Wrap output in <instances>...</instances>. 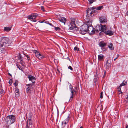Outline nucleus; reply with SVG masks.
<instances>
[{"label": "nucleus", "instance_id": "f257e3e1", "mask_svg": "<svg viewBox=\"0 0 128 128\" xmlns=\"http://www.w3.org/2000/svg\"><path fill=\"white\" fill-rule=\"evenodd\" d=\"M10 40L7 37H3L1 38L0 41V48L1 52H3L6 49V47L10 46Z\"/></svg>", "mask_w": 128, "mask_h": 128}, {"label": "nucleus", "instance_id": "f03ea898", "mask_svg": "<svg viewBox=\"0 0 128 128\" xmlns=\"http://www.w3.org/2000/svg\"><path fill=\"white\" fill-rule=\"evenodd\" d=\"M93 28L92 25V22L90 20H89L86 24L83 25L81 27L80 31V33L81 34L84 35L87 31L90 32V30L88 29L89 27Z\"/></svg>", "mask_w": 128, "mask_h": 128}, {"label": "nucleus", "instance_id": "7ed1b4c3", "mask_svg": "<svg viewBox=\"0 0 128 128\" xmlns=\"http://www.w3.org/2000/svg\"><path fill=\"white\" fill-rule=\"evenodd\" d=\"M16 118L15 116L13 115L8 116L6 117V123L8 126V128L14 122Z\"/></svg>", "mask_w": 128, "mask_h": 128}, {"label": "nucleus", "instance_id": "20e7f679", "mask_svg": "<svg viewBox=\"0 0 128 128\" xmlns=\"http://www.w3.org/2000/svg\"><path fill=\"white\" fill-rule=\"evenodd\" d=\"M71 22L70 23L71 27H70L69 30H76L78 28L76 27V25L75 24L76 19L74 18H71Z\"/></svg>", "mask_w": 128, "mask_h": 128}, {"label": "nucleus", "instance_id": "39448f33", "mask_svg": "<svg viewBox=\"0 0 128 128\" xmlns=\"http://www.w3.org/2000/svg\"><path fill=\"white\" fill-rule=\"evenodd\" d=\"M69 88L72 94L70 98L69 102H71L72 101L74 97L75 96L77 92L75 91V90H74L71 84L70 85Z\"/></svg>", "mask_w": 128, "mask_h": 128}, {"label": "nucleus", "instance_id": "423d86ee", "mask_svg": "<svg viewBox=\"0 0 128 128\" xmlns=\"http://www.w3.org/2000/svg\"><path fill=\"white\" fill-rule=\"evenodd\" d=\"M93 12L92 8H89L86 10L87 17L89 19L91 18L94 15Z\"/></svg>", "mask_w": 128, "mask_h": 128}, {"label": "nucleus", "instance_id": "0eeeda50", "mask_svg": "<svg viewBox=\"0 0 128 128\" xmlns=\"http://www.w3.org/2000/svg\"><path fill=\"white\" fill-rule=\"evenodd\" d=\"M38 15L37 14L34 13L32 15L29 16H28V19L34 22H37V20L35 19L38 16Z\"/></svg>", "mask_w": 128, "mask_h": 128}, {"label": "nucleus", "instance_id": "6e6552de", "mask_svg": "<svg viewBox=\"0 0 128 128\" xmlns=\"http://www.w3.org/2000/svg\"><path fill=\"white\" fill-rule=\"evenodd\" d=\"M26 122V128H32V125L33 124V122L32 120H27Z\"/></svg>", "mask_w": 128, "mask_h": 128}, {"label": "nucleus", "instance_id": "1a4fd4ad", "mask_svg": "<svg viewBox=\"0 0 128 128\" xmlns=\"http://www.w3.org/2000/svg\"><path fill=\"white\" fill-rule=\"evenodd\" d=\"M100 26H101V28L102 29L101 30L102 32H100L99 34L100 35H101L102 32H104L105 33L106 32L107 30V27L106 25H103L100 24Z\"/></svg>", "mask_w": 128, "mask_h": 128}, {"label": "nucleus", "instance_id": "9d476101", "mask_svg": "<svg viewBox=\"0 0 128 128\" xmlns=\"http://www.w3.org/2000/svg\"><path fill=\"white\" fill-rule=\"evenodd\" d=\"M28 78L30 81H31L33 83L35 82V81L36 79L35 78L34 76L31 75H28Z\"/></svg>", "mask_w": 128, "mask_h": 128}, {"label": "nucleus", "instance_id": "9b49d317", "mask_svg": "<svg viewBox=\"0 0 128 128\" xmlns=\"http://www.w3.org/2000/svg\"><path fill=\"white\" fill-rule=\"evenodd\" d=\"M100 21L101 23H104L106 22L107 20L104 17H101L100 18Z\"/></svg>", "mask_w": 128, "mask_h": 128}, {"label": "nucleus", "instance_id": "f8f14e48", "mask_svg": "<svg viewBox=\"0 0 128 128\" xmlns=\"http://www.w3.org/2000/svg\"><path fill=\"white\" fill-rule=\"evenodd\" d=\"M107 45V43L104 42V41H102L100 42L99 44L100 46L102 48H103L106 46Z\"/></svg>", "mask_w": 128, "mask_h": 128}, {"label": "nucleus", "instance_id": "ddd939ff", "mask_svg": "<svg viewBox=\"0 0 128 128\" xmlns=\"http://www.w3.org/2000/svg\"><path fill=\"white\" fill-rule=\"evenodd\" d=\"M104 33L106 34L109 36H112L114 34L113 32L112 31L110 30H108L107 31H106Z\"/></svg>", "mask_w": 128, "mask_h": 128}, {"label": "nucleus", "instance_id": "4468645a", "mask_svg": "<svg viewBox=\"0 0 128 128\" xmlns=\"http://www.w3.org/2000/svg\"><path fill=\"white\" fill-rule=\"evenodd\" d=\"M102 29V28H101V26H100L99 25H98L96 28L95 30L97 33H98L99 31L101 30Z\"/></svg>", "mask_w": 128, "mask_h": 128}, {"label": "nucleus", "instance_id": "2eb2a0df", "mask_svg": "<svg viewBox=\"0 0 128 128\" xmlns=\"http://www.w3.org/2000/svg\"><path fill=\"white\" fill-rule=\"evenodd\" d=\"M92 10L93 11V12L94 14H97L98 12V10L96 8L94 7L92 8Z\"/></svg>", "mask_w": 128, "mask_h": 128}, {"label": "nucleus", "instance_id": "dca6fc26", "mask_svg": "<svg viewBox=\"0 0 128 128\" xmlns=\"http://www.w3.org/2000/svg\"><path fill=\"white\" fill-rule=\"evenodd\" d=\"M98 58L99 61H102L104 60V56L102 54H100L98 56Z\"/></svg>", "mask_w": 128, "mask_h": 128}, {"label": "nucleus", "instance_id": "f3484780", "mask_svg": "<svg viewBox=\"0 0 128 128\" xmlns=\"http://www.w3.org/2000/svg\"><path fill=\"white\" fill-rule=\"evenodd\" d=\"M106 68L109 69V68L111 67V64L110 63H109L108 62V60H107L106 62Z\"/></svg>", "mask_w": 128, "mask_h": 128}, {"label": "nucleus", "instance_id": "a211bd4d", "mask_svg": "<svg viewBox=\"0 0 128 128\" xmlns=\"http://www.w3.org/2000/svg\"><path fill=\"white\" fill-rule=\"evenodd\" d=\"M59 20L61 22L64 23V24H65V23L66 21V18H62L61 19H60Z\"/></svg>", "mask_w": 128, "mask_h": 128}, {"label": "nucleus", "instance_id": "6ab92c4d", "mask_svg": "<svg viewBox=\"0 0 128 128\" xmlns=\"http://www.w3.org/2000/svg\"><path fill=\"white\" fill-rule=\"evenodd\" d=\"M69 116H68V118L66 119L64 121V124H65V126H64V127L66 125V124H67L68 122L69 121V119L68 118L69 117Z\"/></svg>", "mask_w": 128, "mask_h": 128}, {"label": "nucleus", "instance_id": "aec40b11", "mask_svg": "<svg viewBox=\"0 0 128 128\" xmlns=\"http://www.w3.org/2000/svg\"><path fill=\"white\" fill-rule=\"evenodd\" d=\"M11 28H9L7 27H5L4 28V31H6L8 32L10 31L11 30Z\"/></svg>", "mask_w": 128, "mask_h": 128}, {"label": "nucleus", "instance_id": "412c9836", "mask_svg": "<svg viewBox=\"0 0 128 128\" xmlns=\"http://www.w3.org/2000/svg\"><path fill=\"white\" fill-rule=\"evenodd\" d=\"M109 48L111 50H114V48L113 46L112 43H110L109 46H108Z\"/></svg>", "mask_w": 128, "mask_h": 128}, {"label": "nucleus", "instance_id": "4be33fe9", "mask_svg": "<svg viewBox=\"0 0 128 128\" xmlns=\"http://www.w3.org/2000/svg\"><path fill=\"white\" fill-rule=\"evenodd\" d=\"M127 82L125 81H124L120 85H121V86H124L125 85H126L127 84Z\"/></svg>", "mask_w": 128, "mask_h": 128}, {"label": "nucleus", "instance_id": "5701e85b", "mask_svg": "<svg viewBox=\"0 0 128 128\" xmlns=\"http://www.w3.org/2000/svg\"><path fill=\"white\" fill-rule=\"evenodd\" d=\"M32 87H28L26 89L27 93L30 92L31 91V90L32 89Z\"/></svg>", "mask_w": 128, "mask_h": 128}, {"label": "nucleus", "instance_id": "b1692460", "mask_svg": "<svg viewBox=\"0 0 128 128\" xmlns=\"http://www.w3.org/2000/svg\"><path fill=\"white\" fill-rule=\"evenodd\" d=\"M38 58L40 60L44 58V57L42 56V55L41 54H40L39 55V56H38Z\"/></svg>", "mask_w": 128, "mask_h": 128}, {"label": "nucleus", "instance_id": "393cba45", "mask_svg": "<svg viewBox=\"0 0 128 128\" xmlns=\"http://www.w3.org/2000/svg\"><path fill=\"white\" fill-rule=\"evenodd\" d=\"M32 115L31 114H30L29 115V116L28 117H27V120H32Z\"/></svg>", "mask_w": 128, "mask_h": 128}, {"label": "nucleus", "instance_id": "a878e982", "mask_svg": "<svg viewBox=\"0 0 128 128\" xmlns=\"http://www.w3.org/2000/svg\"><path fill=\"white\" fill-rule=\"evenodd\" d=\"M95 33V30H92L91 32L90 33L89 32V33L90 34H94Z\"/></svg>", "mask_w": 128, "mask_h": 128}, {"label": "nucleus", "instance_id": "bb28decb", "mask_svg": "<svg viewBox=\"0 0 128 128\" xmlns=\"http://www.w3.org/2000/svg\"><path fill=\"white\" fill-rule=\"evenodd\" d=\"M19 56H20V60L21 61H22L24 60L22 56L20 54H19Z\"/></svg>", "mask_w": 128, "mask_h": 128}, {"label": "nucleus", "instance_id": "cd10ccee", "mask_svg": "<svg viewBox=\"0 0 128 128\" xmlns=\"http://www.w3.org/2000/svg\"><path fill=\"white\" fill-rule=\"evenodd\" d=\"M103 8V6H102L98 7L97 8H97V10H101Z\"/></svg>", "mask_w": 128, "mask_h": 128}, {"label": "nucleus", "instance_id": "c85d7f7f", "mask_svg": "<svg viewBox=\"0 0 128 128\" xmlns=\"http://www.w3.org/2000/svg\"><path fill=\"white\" fill-rule=\"evenodd\" d=\"M89 1V4H92L93 2L96 1V0H88Z\"/></svg>", "mask_w": 128, "mask_h": 128}, {"label": "nucleus", "instance_id": "c756f323", "mask_svg": "<svg viewBox=\"0 0 128 128\" xmlns=\"http://www.w3.org/2000/svg\"><path fill=\"white\" fill-rule=\"evenodd\" d=\"M4 90L2 89V88H0V93L1 94H2L4 93Z\"/></svg>", "mask_w": 128, "mask_h": 128}, {"label": "nucleus", "instance_id": "7c9ffc66", "mask_svg": "<svg viewBox=\"0 0 128 128\" xmlns=\"http://www.w3.org/2000/svg\"><path fill=\"white\" fill-rule=\"evenodd\" d=\"M18 84V81L17 80H16V81L14 83V85L15 87H16V86H17Z\"/></svg>", "mask_w": 128, "mask_h": 128}, {"label": "nucleus", "instance_id": "2f4dec72", "mask_svg": "<svg viewBox=\"0 0 128 128\" xmlns=\"http://www.w3.org/2000/svg\"><path fill=\"white\" fill-rule=\"evenodd\" d=\"M74 50L76 51H78L79 50H80L79 48L76 46L74 48Z\"/></svg>", "mask_w": 128, "mask_h": 128}, {"label": "nucleus", "instance_id": "473e14b6", "mask_svg": "<svg viewBox=\"0 0 128 128\" xmlns=\"http://www.w3.org/2000/svg\"><path fill=\"white\" fill-rule=\"evenodd\" d=\"M41 10L44 12H45L46 11L44 10V8L43 6H41Z\"/></svg>", "mask_w": 128, "mask_h": 128}, {"label": "nucleus", "instance_id": "72a5a7b5", "mask_svg": "<svg viewBox=\"0 0 128 128\" xmlns=\"http://www.w3.org/2000/svg\"><path fill=\"white\" fill-rule=\"evenodd\" d=\"M40 54L38 52L36 53L35 54V56L38 58V56H39Z\"/></svg>", "mask_w": 128, "mask_h": 128}, {"label": "nucleus", "instance_id": "f704fd0d", "mask_svg": "<svg viewBox=\"0 0 128 128\" xmlns=\"http://www.w3.org/2000/svg\"><path fill=\"white\" fill-rule=\"evenodd\" d=\"M55 29L56 30H60V28L58 27L55 28Z\"/></svg>", "mask_w": 128, "mask_h": 128}, {"label": "nucleus", "instance_id": "c9c22d12", "mask_svg": "<svg viewBox=\"0 0 128 128\" xmlns=\"http://www.w3.org/2000/svg\"><path fill=\"white\" fill-rule=\"evenodd\" d=\"M12 82H13V81H12V80L10 79V80L9 82V83L10 84V85H11L12 84Z\"/></svg>", "mask_w": 128, "mask_h": 128}, {"label": "nucleus", "instance_id": "e433bc0d", "mask_svg": "<svg viewBox=\"0 0 128 128\" xmlns=\"http://www.w3.org/2000/svg\"><path fill=\"white\" fill-rule=\"evenodd\" d=\"M103 92H102L100 93V98L102 99L103 98Z\"/></svg>", "mask_w": 128, "mask_h": 128}, {"label": "nucleus", "instance_id": "4c0bfd02", "mask_svg": "<svg viewBox=\"0 0 128 128\" xmlns=\"http://www.w3.org/2000/svg\"><path fill=\"white\" fill-rule=\"evenodd\" d=\"M26 56L28 60H30V56L28 55H25Z\"/></svg>", "mask_w": 128, "mask_h": 128}, {"label": "nucleus", "instance_id": "58836bf2", "mask_svg": "<svg viewBox=\"0 0 128 128\" xmlns=\"http://www.w3.org/2000/svg\"><path fill=\"white\" fill-rule=\"evenodd\" d=\"M19 96V93H16L15 94V96L16 97H18Z\"/></svg>", "mask_w": 128, "mask_h": 128}, {"label": "nucleus", "instance_id": "ea45409f", "mask_svg": "<svg viewBox=\"0 0 128 128\" xmlns=\"http://www.w3.org/2000/svg\"><path fill=\"white\" fill-rule=\"evenodd\" d=\"M15 92L16 93H19V90L18 89L16 88Z\"/></svg>", "mask_w": 128, "mask_h": 128}, {"label": "nucleus", "instance_id": "a19ab883", "mask_svg": "<svg viewBox=\"0 0 128 128\" xmlns=\"http://www.w3.org/2000/svg\"><path fill=\"white\" fill-rule=\"evenodd\" d=\"M118 93L120 94H123V92H122L121 89H120V90H118Z\"/></svg>", "mask_w": 128, "mask_h": 128}, {"label": "nucleus", "instance_id": "79ce46f5", "mask_svg": "<svg viewBox=\"0 0 128 128\" xmlns=\"http://www.w3.org/2000/svg\"><path fill=\"white\" fill-rule=\"evenodd\" d=\"M68 68L69 69H70V70H73V68H72V67L70 66H69L68 67Z\"/></svg>", "mask_w": 128, "mask_h": 128}, {"label": "nucleus", "instance_id": "37998d69", "mask_svg": "<svg viewBox=\"0 0 128 128\" xmlns=\"http://www.w3.org/2000/svg\"><path fill=\"white\" fill-rule=\"evenodd\" d=\"M32 84H28L27 85V86H29V87H32Z\"/></svg>", "mask_w": 128, "mask_h": 128}, {"label": "nucleus", "instance_id": "c03bdc74", "mask_svg": "<svg viewBox=\"0 0 128 128\" xmlns=\"http://www.w3.org/2000/svg\"><path fill=\"white\" fill-rule=\"evenodd\" d=\"M104 76L103 77V78H104L106 76V71L105 70H104Z\"/></svg>", "mask_w": 128, "mask_h": 128}, {"label": "nucleus", "instance_id": "a18cd8bd", "mask_svg": "<svg viewBox=\"0 0 128 128\" xmlns=\"http://www.w3.org/2000/svg\"><path fill=\"white\" fill-rule=\"evenodd\" d=\"M74 90H75V91H76L77 92V86H76Z\"/></svg>", "mask_w": 128, "mask_h": 128}, {"label": "nucleus", "instance_id": "49530a36", "mask_svg": "<svg viewBox=\"0 0 128 128\" xmlns=\"http://www.w3.org/2000/svg\"><path fill=\"white\" fill-rule=\"evenodd\" d=\"M122 86H121V85H120V86L118 88V89H121V88H122Z\"/></svg>", "mask_w": 128, "mask_h": 128}, {"label": "nucleus", "instance_id": "de8ad7c7", "mask_svg": "<svg viewBox=\"0 0 128 128\" xmlns=\"http://www.w3.org/2000/svg\"><path fill=\"white\" fill-rule=\"evenodd\" d=\"M34 52L36 54V53L38 52L36 50H34Z\"/></svg>", "mask_w": 128, "mask_h": 128}, {"label": "nucleus", "instance_id": "09e8293b", "mask_svg": "<svg viewBox=\"0 0 128 128\" xmlns=\"http://www.w3.org/2000/svg\"><path fill=\"white\" fill-rule=\"evenodd\" d=\"M8 75L10 76H12V74H10V73H8Z\"/></svg>", "mask_w": 128, "mask_h": 128}, {"label": "nucleus", "instance_id": "8fccbe9b", "mask_svg": "<svg viewBox=\"0 0 128 128\" xmlns=\"http://www.w3.org/2000/svg\"><path fill=\"white\" fill-rule=\"evenodd\" d=\"M49 24L51 26H53L52 25V24L51 23H50V24L49 23Z\"/></svg>", "mask_w": 128, "mask_h": 128}, {"label": "nucleus", "instance_id": "3c124183", "mask_svg": "<svg viewBox=\"0 0 128 128\" xmlns=\"http://www.w3.org/2000/svg\"><path fill=\"white\" fill-rule=\"evenodd\" d=\"M64 121L62 122V125H63L64 124Z\"/></svg>", "mask_w": 128, "mask_h": 128}, {"label": "nucleus", "instance_id": "603ef678", "mask_svg": "<svg viewBox=\"0 0 128 128\" xmlns=\"http://www.w3.org/2000/svg\"><path fill=\"white\" fill-rule=\"evenodd\" d=\"M38 22H39L41 23H43V22H41L40 21H39Z\"/></svg>", "mask_w": 128, "mask_h": 128}, {"label": "nucleus", "instance_id": "864d4df0", "mask_svg": "<svg viewBox=\"0 0 128 128\" xmlns=\"http://www.w3.org/2000/svg\"><path fill=\"white\" fill-rule=\"evenodd\" d=\"M126 14L128 16V11L127 12Z\"/></svg>", "mask_w": 128, "mask_h": 128}, {"label": "nucleus", "instance_id": "5fc2aeb1", "mask_svg": "<svg viewBox=\"0 0 128 128\" xmlns=\"http://www.w3.org/2000/svg\"><path fill=\"white\" fill-rule=\"evenodd\" d=\"M117 58H115V59H114V61H115V60H116V59H117Z\"/></svg>", "mask_w": 128, "mask_h": 128}, {"label": "nucleus", "instance_id": "6e6d98bb", "mask_svg": "<svg viewBox=\"0 0 128 128\" xmlns=\"http://www.w3.org/2000/svg\"><path fill=\"white\" fill-rule=\"evenodd\" d=\"M117 58H118L119 57V54H118L117 55Z\"/></svg>", "mask_w": 128, "mask_h": 128}, {"label": "nucleus", "instance_id": "4d7b16f0", "mask_svg": "<svg viewBox=\"0 0 128 128\" xmlns=\"http://www.w3.org/2000/svg\"><path fill=\"white\" fill-rule=\"evenodd\" d=\"M126 128H128V125L126 126Z\"/></svg>", "mask_w": 128, "mask_h": 128}, {"label": "nucleus", "instance_id": "13d9d810", "mask_svg": "<svg viewBox=\"0 0 128 128\" xmlns=\"http://www.w3.org/2000/svg\"><path fill=\"white\" fill-rule=\"evenodd\" d=\"M80 128H83V127L82 126H81L80 127Z\"/></svg>", "mask_w": 128, "mask_h": 128}, {"label": "nucleus", "instance_id": "bf43d9fd", "mask_svg": "<svg viewBox=\"0 0 128 128\" xmlns=\"http://www.w3.org/2000/svg\"><path fill=\"white\" fill-rule=\"evenodd\" d=\"M127 97H128V96Z\"/></svg>", "mask_w": 128, "mask_h": 128}]
</instances>
